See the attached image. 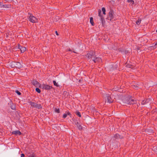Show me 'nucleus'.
I'll return each mask as SVG.
<instances>
[{
  "label": "nucleus",
  "instance_id": "nucleus-1",
  "mask_svg": "<svg viewBox=\"0 0 157 157\" xmlns=\"http://www.w3.org/2000/svg\"><path fill=\"white\" fill-rule=\"evenodd\" d=\"M86 56L88 59H90V62L94 61V63H98L102 62L101 58L97 57L92 51H90L88 52Z\"/></svg>",
  "mask_w": 157,
  "mask_h": 157
},
{
  "label": "nucleus",
  "instance_id": "nucleus-2",
  "mask_svg": "<svg viewBox=\"0 0 157 157\" xmlns=\"http://www.w3.org/2000/svg\"><path fill=\"white\" fill-rule=\"evenodd\" d=\"M123 102L128 105H133L136 103V101L132 98V97L131 96H128L126 97L123 100Z\"/></svg>",
  "mask_w": 157,
  "mask_h": 157
},
{
  "label": "nucleus",
  "instance_id": "nucleus-3",
  "mask_svg": "<svg viewBox=\"0 0 157 157\" xmlns=\"http://www.w3.org/2000/svg\"><path fill=\"white\" fill-rule=\"evenodd\" d=\"M9 66L12 68L16 67L19 69L23 67V66L20 62L15 61L11 62L9 64Z\"/></svg>",
  "mask_w": 157,
  "mask_h": 157
},
{
  "label": "nucleus",
  "instance_id": "nucleus-4",
  "mask_svg": "<svg viewBox=\"0 0 157 157\" xmlns=\"http://www.w3.org/2000/svg\"><path fill=\"white\" fill-rule=\"evenodd\" d=\"M101 11L100 9H99L98 10V16L100 17V20L101 21L102 26L104 27L105 26V21L103 15L101 14Z\"/></svg>",
  "mask_w": 157,
  "mask_h": 157
},
{
  "label": "nucleus",
  "instance_id": "nucleus-5",
  "mask_svg": "<svg viewBox=\"0 0 157 157\" xmlns=\"http://www.w3.org/2000/svg\"><path fill=\"white\" fill-rule=\"evenodd\" d=\"M39 87L42 88L43 90H48L53 89L54 90V88L52 87V86H49L47 84H44L41 85H40L39 86Z\"/></svg>",
  "mask_w": 157,
  "mask_h": 157
},
{
  "label": "nucleus",
  "instance_id": "nucleus-6",
  "mask_svg": "<svg viewBox=\"0 0 157 157\" xmlns=\"http://www.w3.org/2000/svg\"><path fill=\"white\" fill-rule=\"evenodd\" d=\"M29 103L30 104L31 106L33 107L37 108L38 109H41L42 108V106L40 104H38L36 103L31 101H29Z\"/></svg>",
  "mask_w": 157,
  "mask_h": 157
},
{
  "label": "nucleus",
  "instance_id": "nucleus-7",
  "mask_svg": "<svg viewBox=\"0 0 157 157\" xmlns=\"http://www.w3.org/2000/svg\"><path fill=\"white\" fill-rule=\"evenodd\" d=\"M114 11L113 9H110L108 13V16L106 19L111 21L114 18Z\"/></svg>",
  "mask_w": 157,
  "mask_h": 157
},
{
  "label": "nucleus",
  "instance_id": "nucleus-8",
  "mask_svg": "<svg viewBox=\"0 0 157 157\" xmlns=\"http://www.w3.org/2000/svg\"><path fill=\"white\" fill-rule=\"evenodd\" d=\"M30 15L29 16L28 19L32 23H36L37 22V19L34 17L32 14H29Z\"/></svg>",
  "mask_w": 157,
  "mask_h": 157
},
{
  "label": "nucleus",
  "instance_id": "nucleus-9",
  "mask_svg": "<svg viewBox=\"0 0 157 157\" xmlns=\"http://www.w3.org/2000/svg\"><path fill=\"white\" fill-rule=\"evenodd\" d=\"M104 96H105V97L106 101H107V102L109 103H111L113 101V100L112 98H111V97L109 94H104Z\"/></svg>",
  "mask_w": 157,
  "mask_h": 157
},
{
  "label": "nucleus",
  "instance_id": "nucleus-10",
  "mask_svg": "<svg viewBox=\"0 0 157 157\" xmlns=\"http://www.w3.org/2000/svg\"><path fill=\"white\" fill-rule=\"evenodd\" d=\"M151 101V99L150 98L146 99L143 100L141 102L142 105H145L147 103H150Z\"/></svg>",
  "mask_w": 157,
  "mask_h": 157
},
{
  "label": "nucleus",
  "instance_id": "nucleus-11",
  "mask_svg": "<svg viewBox=\"0 0 157 157\" xmlns=\"http://www.w3.org/2000/svg\"><path fill=\"white\" fill-rule=\"evenodd\" d=\"M31 83L36 87H39V85H41L39 82L35 79H33Z\"/></svg>",
  "mask_w": 157,
  "mask_h": 157
},
{
  "label": "nucleus",
  "instance_id": "nucleus-12",
  "mask_svg": "<svg viewBox=\"0 0 157 157\" xmlns=\"http://www.w3.org/2000/svg\"><path fill=\"white\" fill-rule=\"evenodd\" d=\"M8 104L10 105V107L11 109L14 110H16V105L13 103L11 101H10Z\"/></svg>",
  "mask_w": 157,
  "mask_h": 157
},
{
  "label": "nucleus",
  "instance_id": "nucleus-13",
  "mask_svg": "<svg viewBox=\"0 0 157 157\" xmlns=\"http://www.w3.org/2000/svg\"><path fill=\"white\" fill-rule=\"evenodd\" d=\"M18 48L20 50L21 53H23L26 51L25 47L21 46L19 44H18Z\"/></svg>",
  "mask_w": 157,
  "mask_h": 157
},
{
  "label": "nucleus",
  "instance_id": "nucleus-14",
  "mask_svg": "<svg viewBox=\"0 0 157 157\" xmlns=\"http://www.w3.org/2000/svg\"><path fill=\"white\" fill-rule=\"evenodd\" d=\"M75 122L78 129L80 130H82V127L80 123L78 122L77 120H76Z\"/></svg>",
  "mask_w": 157,
  "mask_h": 157
},
{
  "label": "nucleus",
  "instance_id": "nucleus-15",
  "mask_svg": "<svg viewBox=\"0 0 157 157\" xmlns=\"http://www.w3.org/2000/svg\"><path fill=\"white\" fill-rule=\"evenodd\" d=\"M113 137L115 139H121L123 138V136L121 135H120L118 133H116L114 135Z\"/></svg>",
  "mask_w": 157,
  "mask_h": 157
},
{
  "label": "nucleus",
  "instance_id": "nucleus-16",
  "mask_svg": "<svg viewBox=\"0 0 157 157\" xmlns=\"http://www.w3.org/2000/svg\"><path fill=\"white\" fill-rule=\"evenodd\" d=\"M12 134H15L16 135H20L22 134L21 132L19 130L13 131L12 132Z\"/></svg>",
  "mask_w": 157,
  "mask_h": 157
},
{
  "label": "nucleus",
  "instance_id": "nucleus-17",
  "mask_svg": "<svg viewBox=\"0 0 157 157\" xmlns=\"http://www.w3.org/2000/svg\"><path fill=\"white\" fill-rule=\"evenodd\" d=\"M11 7V5H6L5 4L4 5H3L1 6V8H10Z\"/></svg>",
  "mask_w": 157,
  "mask_h": 157
},
{
  "label": "nucleus",
  "instance_id": "nucleus-18",
  "mask_svg": "<svg viewBox=\"0 0 157 157\" xmlns=\"http://www.w3.org/2000/svg\"><path fill=\"white\" fill-rule=\"evenodd\" d=\"M90 22L91 24L92 25H94V22L93 18V17H90Z\"/></svg>",
  "mask_w": 157,
  "mask_h": 157
},
{
  "label": "nucleus",
  "instance_id": "nucleus-19",
  "mask_svg": "<svg viewBox=\"0 0 157 157\" xmlns=\"http://www.w3.org/2000/svg\"><path fill=\"white\" fill-rule=\"evenodd\" d=\"M75 113L76 115L78 117H81L82 115L81 113L78 110Z\"/></svg>",
  "mask_w": 157,
  "mask_h": 157
},
{
  "label": "nucleus",
  "instance_id": "nucleus-20",
  "mask_svg": "<svg viewBox=\"0 0 157 157\" xmlns=\"http://www.w3.org/2000/svg\"><path fill=\"white\" fill-rule=\"evenodd\" d=\"M69 93L66 91H64L63 93V95H64L65 97H67L68 96Z\"/></svg>",
  "mask_w": 157,
  "mask_h": 157
},
{
  "label": "nucleus",
  "instance_id": "nucleus-21",
  "mask_svg": "<svg viewBox=\"0 0 157 157\" xmlns=\"http://www.w3.org/2000/svg\"><path fill=\"white\" fill-rule=\"evenodd\" d=\"M132 86L133 88L136 90H138L139 88V87L136 85H132Z\"/></svg>",
  "mask_w": 157,
  "mask_h": 157
},
{
  "label": "nucleus",
  "instance_id": "nucleus-22",
  "mask_svg": "<svg viewBox=\"0 0 157 157\" xmlns=\"http://www.w3.org/2000/svg\"><path fill=\"white\" fill-rule=\"evenodd\" d=\"M127 63H126V67H128V68H132V67L133 66V65L131 64H130V63H127Z\"/></svg>",
  "mask_w": 157,
  "mask_h": 157
},
{
  "label": "nucleus",
  "instance_id": "nucleus-23",
  "mask_svg": "<svg viewBox=\"0 0 157 157\" xmlns=\"http://www.w3.org/2000/svg\"><path fill=\"white\" fill-rule=\"evenodd\" d=\"M141 21V20L139 18L138 19V20L136 21V24L138 25H139L140 24V23Z\"/></svg>",
  "mask_w": 157,
  "mask_h": 157
},
{
  "label": "nucleus",
  "instance_id": "nucleus-24",
  "mask_svg": "<svg viewBox=\"0 0 157 157\" xmlns=\"http://www.w3.org/2000/svg\"><path fill=\"white\" fill-rule=\"evenodd\" d=\"M152 150L154 151L155 152L157 153V148L156 146L153 147L152 148Z\"/></svg>",
  "mask_w": 157,
  "mask_h": 157
},
{
  "label": "nucleus",
  "instance_id": "nucleus-25",
  "mask_svg": "<svg viewBox=\"0 0 157 157\" xmlns=\"http://www.w3.org/2000/svg\"><path fill=\"white\" fill-rule=\"evenodd\" d=\"M102 11L103 12V14L104 15L106 14V10L105 7H102L101 9Z\"/></svg>",
  "mask_w": 157,
  "mask_h": 157
},
{
  "label": "nucleus",
  "instance_id": "nucleus-26",
  "mask_svg": "<svg viewBox=\"0 0 157 157\" xmlns=\"http://www.w3.org/2000/svg\"><path fill=\"white\" fill-rule=\"evenodd\" d=\"M53 84L54 85V86L57 87H59V85L57 83V82H56V81H55V80H54L53 81Z\"/></svg>",
  "mask_w": 157,
  "mask_h": 157
},
{
  "label": "nucleus",
  "instance_id": "nucleus-27",
  "mask_svg": "<svg viewBox=\"0 0 157 157\" xmlns=\"http://www.w3.org/2000/svg\"><path fill=\"white\" fill-rule=\"evenodd\" d=\"M127 2L128 3H132V5L134 4V2L133 0H127Z\"/></svg>",
  "mask_w": 157,
  "mask_h": 157
},
{
  "label": "nucleus",
  "instance_id": "nucleus-28",
  "mask_svg": "<svg viewBox=\"0 0 157 157\" xmlns=\"http://www.w3.org/2000/svg\"><path fill=\"white\" fill-rule=\"evenodd\" d=\"M36 88L35 89V90L36 92H37L38 93H40L41 92V90H40L37 87H36Z\"/></svg>",
  "mask_w": 157,
  "mask_h": 157
},
{
  "label": "nucleus",
  "instance_id": "nucleus-29",
  "mask_svg": "<svg viewBox=\"0 0 157 157\" xmlns=\"http://www.w3.org/2000/svg\"><path fill=\"white\" fill-rule=\"evenodd\" d=\"M66 113H67V115L69 116L71 118L72 117V114L69 111H66Z\"/></svg>",
  "mask_w": 157,
  "mask_h": 157
},
{
  "label": "nucleus",
  "instance_id": "nucleus-30",
  "mask_svg": "<svg viewBox=\"0 0 157 157\" xmlns=\"http://www.w3.org/2000/svg\"><path fill=\"white\" fill-rule=\"evenodd\" d=\"M15 92L19 95H20L21 94V93L17 90H15Z\"/></svg>",
  "mask_w": 157,
  "mask_h": 157
},
{
  "label": "nucleus",
  "instance_id": "nucleus-31",
  "mask_svg": "<svg viewBox=\"0 0 157 157\" xmlns=\"http://www.w3.org/2000/svg\"><path fill=\"white\" fill-rule=\"evenodd\" d=\"M118 51L121 52H122L124 51V49L122 48H119L118 49Z\"/></svg>",
  "mask_w": 157,
  "mask_h": 157
},
{
  "label": "nucleus",
  "instance_id": "nucleus-32",
  "mask_svg": "<svg viewBox=\"0 0 157 157\" xmlns=\"http://www.w3.org/2000/svg\"><path fill=\"white\" fill-rule=\"evenodd\" d=\"M55 110V111L57 113H60L59 109V108L57 109L56 108Z\"/></svg>",
  "mask_w": 157,
  "mask_h": 157
},
{
  "label": "nucleus",
  "instance_id": "nucleus-33",
  "mask_svg": "<svg viewBox=\"0 0 157 157\" xmlns=\"http://www.w3.org/2000/svg\"><path fill=\"white\" fill-rule=\"evenodd\" d=\"M67 113H64L63 114L62 117L63 118L65 119L67 117Z\"/></svg>",
  "mask_w": 157,
  "mask_h": 157
},
{
  "label": "nucleus",
  "instance_id": "nucleus-34",
  "mask_svg": "<svg viewBox=\"0 0 157 157\" xmlns=\"http://www.w3.org/2000/svg\"><path fill=\"white\" fill-rule=\"evenodd\" d=\"M124 53L125 54H127L128 53H130V52L128 50H126L124 51Z\"/></svg>",
  "mask_w": 157,
  "mask_h": 157
},
{
  "label": "nucleus",
  "instance_id": "nucleus-35",
  "mask_svg": "<svg viewBox=\"0 0 157 157\" xmlns=\"http://www.w3.org/2000/svg\"><path fill=\"white\" fill-rule=\"evenodd\" d=\"M25 155L24 154L22 153L21 154V157H25Z\"/></svg>",
  "mask_w": 157,
  "mask_h": 157
},
{
  "label": "nucleus",
  "instance_id": "nucleus-36",
  "mask_svg": "<svg viewBox=\"0 0 157 157\" xmlns=\"http://www.w3.org/2000/svg\"><path fill=\"white\" fill-rule=\"evenodd\" d=\"M28 157H35V156L34 155H29Z\"/></svg>",
  "mask_w": 157,
  "mask_h": 157
},
{
  "label": "nucleus",
  "instance_id": "nucleus-37",
  "mask_svg": "<svg viewBox=\"0 0 157 157\" xmlns=\"http://www.w3.org/2000/svg\"><path fill=\"white\" fill-rule=\"evenodd\" d=\"M55 33H56V35H57V36H58L59 35L57 31H56L55 32Z\"/></svg>",
  "mask_w": 157,
  "mask_h": 157
},
{
  "label": "nucleus",
  "instance_id": "nucleus-38",
  "mask_svg": "<svg viewBox=\"0 0 157 157\" xmlns=\"http://www.w3.org/2000/svg\"><path fill=\"white\" fill-rule=\"evenodd\" d=\"M5 0L6 1H14V0Z\"/></svg>",
  "mask_w": 157,
  "mask_h": 157
},
{
  "label": "nucleus",
  "instance_id": "nucleus-39",
  "mask_svg": "<svg viewBox=\"0 0 157 157\" xmlns=\"http://www.w3.org/2000/svg\"><path fill=\"white\" fill-rule=\"evenodd\" d=\"M68 51L70 52H72V50L70 48H69L68 49Z\"/></svg>",
  "mask_w": 157,
  "mask_h": 157
},
{
  "label": "nucleus",
  "instance_id": "nucleus-40",
  "mask_svg": "<svg viewBox=\"0 0 157 157\" xmlns=\"http://www.w3.org/2000/svg\"><path fill=\"white\" fill-rule=\"evenodd\" d=\"M82 80H81V79H79V82H81V81H82Z\"/></svg>",
  "mask_w": 157,
  "mask_h": 157
},
{
  "label": "nucleus",
  "instance_id": "nucleus-41",
  "mask_svg": "<svg viewBox=\"0 0 157 157\" xmlns=\"http://www.w3.org/2000/svg\"><path fill=\"white\" fill-rule=\"evenodd\" d=\"M157 45V41L156 42V43L155 44V46H156Z\"/></svg>",
  "mask_w": 157,
  "mask_h": 157
},
{
  "label": "nucleus",
  "instance_id": "nucleus-42",
  "mask_svg": "<svg viewBox=\"0 0 157 157\" xmlns=\"http://www.w3.org/2000/svg\"><path fill=\"white\" fill-rule=\"evenodd\" d=\"M17 113L18 114L19 116H19V113H18V112H17Z\"/></svg>",
  "mask_w": 157,
  "mask_h": 157
},
{
  "label": "nucleus",
  "instance_id": "nucleus-43",
  "mask_svg": "<svg viewBox=\"0 0 157 157\" xmlns=\"http://www.w3.org/2000/svg\"><path fill=\"white\" fill-rule=\"evenodd\" d=\"M137 49L138 50H139V47L137 48Z\"/></svg>",
  "mask_w": 157,
  "mask_h": 157
},
{
  "label": "nucleus",
  "instance_id": "nucleus-44",
  "mask_svg": "<svg viewBox=\"0 0 157 157\" xmlns=\"http://www.w3.org/2000/svg\"><path fill=\"white\" fill-rule=\"evenodd\" d=\"M73 52L75 53H76L75 52H74V51H73Z\"/></svg>",
  "mask_w": 157,
  "mask_h": 157
},
{
  "label": "nucleus",
  "instance_id": "nucleus-45",
  "mask_svg": "<svg viewBox=\"0 0 157 157\" xmlns=\"http://www.w3.org/2000/svg\"><path fill=\"white\" fill-rule=\"evenodd\" d=\"M115 66H117V65H116Z\"/></svg>",
  "mask_w": 157,
  "mask_h": 157
},
{
  "label": "nucleus",
  "instance_id": "nucleus-46",
  "mask_svg": "<svg viewBox=\"0 0 157 157\" xmlns=\"http://www.w3.org/2000/svg\"><path fill=\"white\" fill-rule=\"evenodd\" d=\"M156 32H157V29L156 31Z\"/></svg>",
  "mask_w": 157,
  "mask_h": 157
},
{
  "label": "nucleus",
  "instance_id": "nucleus-47",
  "mask_svg": "<svg viewBox=\"0 0 157 157\" xmlns=\"http://www.w3.org/2000/svg\"><path fill=\"white\" fill-rule=\"evenodd\" d=\"M118 1H119L120 0H117Z\"/></svg>",
  "mask_w": 157,
  "mask_h": 157
}]
</instances>
